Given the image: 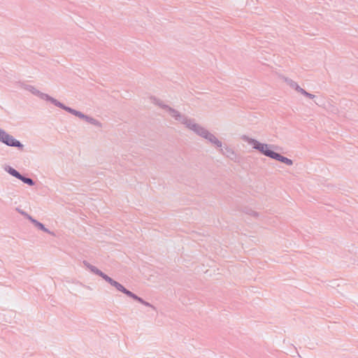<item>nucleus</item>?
<instances>
[{"label":"nucleus","mask_w":358,"mask_h":358,"mask_svg":"<svg viewBox=\"0 0 358 358\" xmlns=\"http://www.w3.org/2000/svg\"><path fill=\"white\" fill-rule=\"evenodd\" d=\"M131 298L136 301H137L138 302L143 304L144 306H148V307H150L152 308L153 310H155V307L154 306H152L151 303L144 301L142 298L138 296L136 294H133V296H131Z\"/></svg>","instance_id":"9b49d317"},{"label":"nucleus","mask_w":358,"mask_h":358,"mask_svg":"<svg viewBox=\"0 0 358 358\" xmlns=\"http://www.w3.org/2000/svg\"><path fill=\"white\" fill-rule=\"evenodd\" d=\"M241 139L248 143L250 145L253 146V148L260 152L264 155L268 157L271 159L278 160L282 163H284L288 166H292L293 164V161L287 157H285L280 154L275 152L271 150L270 148H275L276 146L272 144H266L262 143L257 141L256 139L250 138L246 135H243L241 137Z\"/></svg>","instance_id":"f03ea898"},{"label":"nucleus","mask_w":358,"mask_h":358,"mask_svg":"<svg viewBox=\"0 0 358 358\" xmlns=\"http://www.w3.org/2000/svg\"><path fill=\"white\" fill-rule=\"evenodd\" d=\"M220 152H222V155L230 158L231 159H234V158L236 157V154L234 152V150L232 148H229V147H225L224 150H223L221 148Z\"/></svg>","instance_id":"1a4fd4ad"},{"label":"nucleus","mask_w":358,"mask_h":358,"mask_svg":"<svg viewBox=\"0 0 358 358\" xmlns=\"http://www.w3.org/2000/svg\"><path fill=\"white\" fill-rule=\"evenodd\" d=\"M152 103L159 106L161 108L165 110L169 114L173 117L176 121L180 122L181 124H184L186 120H187L188 117L180 113L179 111L176 109L169 106L165 104L162 100L156 98L151 97Z\"/></svg>","instance_id":"20e7f679"},{"label":"nucleus","mask_w":358,"mask_h":358,"mask_svg":"<svg viewBox=\"0 0 358 358\" xmlns=\"http://www.w3.org/2000/svg\"><path fill=\"white\" fill-rule=\"evenodd\" d=\"M301 94H303V96L310 99H313L315 97V96L313 94H310L308 92H306L305 90L302 89V90L300 92Z\"/></svg>","instance_id":"2eb2a0df"},{"label":"nucleus","mask_w":358,"mask_h":358,"mask_svg":"<svg viewBox=\"0 0 358 358\" xmlns=\"http://www.w3.org/2000/svg\"><path fill=\"white\" fill-rule=\"evenodd\" d=\"M5 171H7L10 175L17 179H19V178L21 176V173L20 172H18L17 170L10 166L6 167Z\"/></svg>","instance_id":"f8f14e48"},{"label":"nucleus","mask_w":358,"mask_h":358,"mask_svg":"<svg viewBox=\"0 0 358 358\" xmlns=\"http://www.w3.org/2000/svg\"><path fill=\"white\" fill-rule=\"evenodd\" d=\"M19 180H20L24 183L27 184L29 186H33L35 185V182L31 178L25 177L22 174L21 176L19 178Z\"/></svg>","instance_id":"ddd939ff"},{"label":"nucleus","mask_w":358,"mask_h":358,"mask_svg":"<svg viewBox=\"0 0 358 358\" xmlns=\"http://www.w3.org/2000/svg\"><path fill=\"white\" fill-rule=\"evenodd\" d=\"M31 222H32L35 227H36L38 229H39L40 230H42L44 232H46L49 234H51L52 236H55V234L54 232L52 231H50L48 229H47L43 224H42L41 222H38V220H35L34 218L32 217V219L30 220Z\"/></svg>","instance_id":"6e6552de"},{"label":"nucleus","mask_w":358,"mask_h":358,"mask_svg":"<svg viewBox=\"0 0 358 358\" xmlns=\"http://www.w3.org/2000/svg\"><path fill=\"white\" fill-rule=\"evenodd\" d=\"M0 142L7 146L16 148L20 151L24 150V145L1 128H0Z\"/></svg>","instance_id":"39448f33"},{"label":"nucleus","mask_w":358,"mask_h":358,"mask_svg":"<svg viewBox=\"0 0 358 358\" xmlns=\"http://www.w3.org/2000/svg\"><path fill=\"white\" fill-rule=\"evenodd\" d=\"M184 125L189 130L194 131L198 136L206 139L210 143L215 145L217 148H221L222 146V142L218 140L214 134L210 133L208 130L203 127L201 125L195 122V120L192 118H187L184 123Z\"/></svg>","instance_id":"7ed1b4c3"},{"label":"nucleus","mask_w":358,"mask_h":358,"mask_svg":"<svg viewBox=\"0 0 358 358\" xmlns=\"http://www.w3.org/2000/svg\"><path fill=\"white\" fill-rule=\"evenodd\" d=\"M113 286L114 287H115L118 291L125 294L129 297L131 298V296H133L134 293L131 292V291L127 289L123 285H122L118 282L115 281V282L113 283Z\"/></svg>","instance_id":"0eeeda50"},{"label":"nucleus","mask_w":358,"mask_h":358,"mask_svg":"<svg viewBox=\"0 0 358 358\" xmlns=\"http://www.w3.org/2000/svg\"><path fill=\"white\" fill-rule=\"evenodd\" d=\"M285 81L290 87L294 89L299 93H300L303 89L295 81L292 80V79L285 78Z\"/></svg>","instance_id":"9d476101"},{"label":"nucleus","mask_w":358,"mask_h":358,"mask_svg":"<svg viewBox=\"0 0 358 358\" xmlns=\"http://www.w3.org/2000/svg\"><path fill=\"white\" fill-rule=\"evenodd\" d=\"M16 210L19 213H20L22 215H23L24 217L28 219L29 220H31L32 219V217L30 215H29L28 213H27L25 211H24L20 208H16Z\"/></svg>","instance_id":"4468645a"},{"label":"nucleus","mask_w":358,"mask_h":358,"mask_svg":"<svg viewBox=\"0 0 358 358\" xmlns=\"http://www.w3.org/2000/svg\"><path fill=\"white\" fill-rule=\"evenodd\" d=\"M83 264L93 273L101 277L104 280H106L107 282H108L110 285L113 286V283L115 282V280L103 273L101 270L97 268L96 266L90 264L87 261H83Z\"/></svg>","instance_id":"423d86ee"},{"label":"nucleus","mask_w":358,"mask_h":358,"mask_svg":"<svg viewBox=\"0 0 358 358\" xmlns=\"http://www.w3.org/2000/svg\"><path fill=\"white\" fill-rule=\"evenodd\" d=\"M253 216H257L258 213H256V212H254L252 211V214Z\"/></svg>","instance_id":"dca6fc26"},{"label":"nucleus","mask_w":358,"mask_h":358,"mask_svg":"<svg viewBox=\"0 0 358 358\" xmlns=\"http://www.w3.org/2000/svg\"><path fill=\"white\" fill-rule=\"evenodd\" d=\"M22 87L24 90L30 92L32 94L38 96L40 99L50 101L52 104H54L55 106H57V107L66 110V112H68L80 119H83V120H85L86 122H87L96 127H101V123L99 121H98L97 120H96L90 116L86 115L84 113H81L80 111L76 110L73 108H71L69 106H65L64 104L59 102L55 98L50 96V95L40 92L35 87L30 85L23 84Z\"/></svg>","instance_id":"f257e3e1"}]
</instances>
